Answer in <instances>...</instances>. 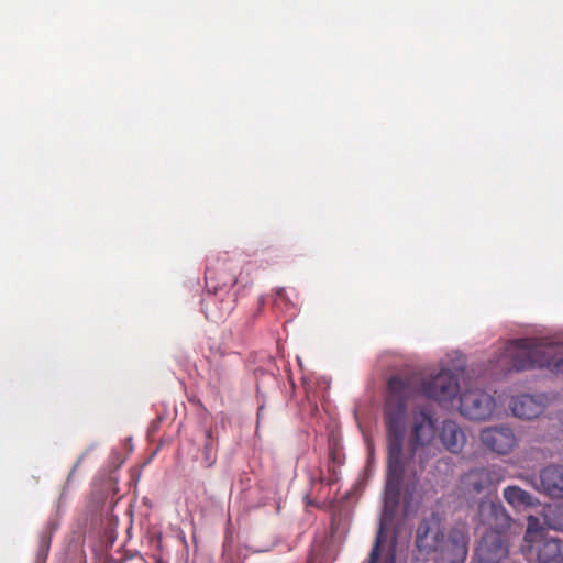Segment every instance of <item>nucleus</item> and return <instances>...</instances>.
Masks as SVG:
<instances>
[{"instance_id":"obj_9","label":"nucleus","mask_w":563,"mask_h":563,"mask_svg":"<svg viewBox=\"0 0 563 563\" xmlns=\"http://www.w3.org/2000/svg\"><path fill=\"white\" fill-rule=\"evenodd\" d=\"M444 533L440 530L438 521L423 519L417 528L416 545L426 554L444 550Z\"/></svg>"},{"instance_id":"obj_13","label":"nucleus","mask_w":563,"mask_h":563,"mask_svg":"<svg viewBox=\"0 0 563 563\" xmlns=\"http://www.w3.org/2000/svg\"><path fill=\"white\" fill-rule=\"evenodd\" d=\"M467 552L466 536L460 530H453L445 539L444 550H441L440 555L448 563H464Z\"/></svg>"},{"instance_id":"obj_18","label":"nucleus","mask_w":563,"mask_h":563,"mask_svg":"<svg viewBox=\"0 0 563 563\" xmlns=\"http://www.w3.org/2000/svg\"><path fill=\"white\" fill-rule=\"evenodd\" d=\"M504 497L515 507L531 504V495L517 486H509L505 488Z\"/></svg>"},{"instance_id":"obj_15","label":"nucleus","mask_w":563,"mask_h":563,"mask_svg":"<svg viewBox=\"0 0 563 563\" xmlns=\"http://www.w3.org/2000/svg\"><path fill=\"white\" fill-rule=\"evenodd\" d=\"M440 439L445 449L452 453L461 452L465 444L463 430L452 420L443 422Z\"/></svg>"},{"instance_id":"obj_14","label":"nucleus","mask_w":563,"mask_h":563,"mask_svg":"<svg viewBox=\"0 0 563 563\" xmlns=\"http://www.w3.org/2000/svg\"><path fill=\"white\" fill-rule=\"evenodd\" d=\"M541 489L552 498H563V467L551 465L540 473Z\"/></svg>"},{"instance_id":"obj_10","label":"nucleus","mask_w":563,"mask_h":563,"mask_svg":"<svg viewBox=\"0 0 563 563\" xmlns=\"http://www.w3.org/2000/svg\"><path fill=\"white\" fill-rule=\"evenodd\" d=\"M548 405V397L544 394H522L514 397L510 401L512 413L521 419H534L539 417Z\"/></svg>"},{"instance_id":"obj_7","label":"nucleus","mask_w":563,"mask_h":563,"mask_svg":"<svg viewBox=\"0 0 563 563\" xmlns=\"http://www.w3.org/2000/svg\"><path fill=\"white\" fill-rule=\"evenodd\" d=\"M460 411L471 420H485L493 415V397L481 389L466 390L460 396Z\"/></svg>"},{"instance_id":"obj_12","label":"nucleus","mask_w":563,"mask_h":563,"mask_svg":"<svg viewBox=\"0 0 563 563\" xmlns=\"http://www.w3.org/2000/svg\"><path fill=\"white\" fill-rule=\"evenodd\" d=\"M240 363V357L235 353L224 354L214 352L209 358V377L212 382L220 385L225 382L234 367Z\"/></svg>"},{"instance_id":"obj_21","label":"nucleus","mask_w":563,"mask_h":563,"mask_svg":"<svg viewBox=\"0 0 563 563\" xmlns=\"http://www.w3.org/2000/svg\"><path fill=\"white\" fill-rule=\"evenodd\" d=\"M51 539H52V530L51 528H46L43 530L40 534V550H38V558L43 556L46 558L49 545H51Z\"/></svg>"},{"instance_id":"obj_17","label":"nucleus","mask_w":563,"mask_h":563,"mask_svg":"<svg viewBox=\"0 0 563 563\" xmlns=\"http://www.w3.org/2000/svg\"><path fill=\"white\" fill-rule=\"evenodd\" d=\"M516 444V438L510 428L495 426V454H507Z\"/></svg>"},{"instance_id":"obj_11","label":"nucleus","mask_w":563,"mask_h":563,"mask_svg":"<svg viewBox=\"0 0 563 563\" xmlns=\"http://www.w3.org/2000/svg\"><path fill=\"white\" fill-rule=\"evenodd\" d=\"M531 542L539 562L551 563L563 559L561 540L559 538L538 532L531 538Z\"/></svg>"},{"instance_id":"obj_19","label":"nucleus","mask_w":563,"mask_h":563,"mask_svg":"<svg viewBox=\"0 0 563 563\" xmlns=\"http://www.w3.org/2000/svg\"><path fill=\"white\" fill-rule=\"evenodd\" d=\"M203 459L207 466H212L217 459V441L212 437V430H207L203 444Z\"/></svg>"},{"instance_id":"obj_1","label":"nucleus","mask_w":563,"mask_h":563,"mask_svg":"<svg viewBox=\"0 0 563 563\" xmlns=\"http://www.w3.org/2000/svg\"><path fill=\"white\" fill-rule=\"evenodd\" d=\"M386 432V482L384 488V508L379 521V528L375 538L374 545L368 556L367 563H377L380 556V547L387 539L389 527L398 511L400 504L401 487L406 474L415 477L417 482L418 470L416 467V457L419 460V471L426 467L427 459L420 450L429 446L437 432L435 420L426 409L413 411L409 426L407 446L406 440V418L401 419L399 434L394 440ZM394 563V556L390 559Z\"/></svg>"},{"instance_id":"obj_16","label":"nucleus","mask_w":563,"mask_h":563,"mask_svg":"<svg viewBox=\"0 0 563 563\" xmlns=\"http://www.w3.org/2000/svg\"><path fill=\"white\" fill-rule=\"evenodd\" d=\"M472 563H493V530L487 529L481 537Z\"/></svg>"},{"instance_id":"obj_22","label":"nucleus","mask_w":563,"mask_h":563,"mask_svg":"<svg viewBox=\"0 0 563 563\" xmlns=\"http://www.w3.org/2000/svg\"><path fill=\"white\" fill-rule=\"evenodd\" d=\"M494 547H495V558L496 556H503V555H506L507 553V548L504 543V541L498 537H495V543H494Z\"/></svg>"},{"instance_id":"obj_4","label":"nucleus","mask_w":563,"mask_h":563,"mask_svg":"<svg viewBox=\"0 0 563 563\" xmlns=\"http://www.w3.org/2000/svg\"><path fill=\"white\" fill-rule=\"evenodd\" d=\"M240 262L235 258L224 257L211 262L205 272L206 288L209 292H232L238 283Z\"/></svg>"},{"instance_id":"obj_5","label":"nucleus","mask_w":563,"mask_h":563,"mask_svg":"<svg viewBox=\"0 0 563 563\" xmlns=\"http://www.w3.org/2000/svg\"><path fill=\"white\" fill-rule=\"evenodd\" d=\"M493 476L488 468H476L466 473L461 479V489L468 501L479 504L481 511L493 510L492 494Z\"/></svg>"},{"instance_id":"obj_24","label":"nucleus","mask_w":563,"mask_h":563,"mask_svg":"<svg viewBox=\"0 0 563 563\" xmlns=\"http://www.w3.org/2000/svg\"><path fill=\"white\" fill-rule=\"evenodd\" d=\"M489 432H490V429L489 428H486L482 431V440L487 443L489 445Z\"/></svg>"},{"instance_id":"obj_8","label":"nucleus","mask_w":563,"mask_h":563,"mask_svg":"<svg viewBox=\"0 0 563 563\" xmlns=\"http://www.w3.org/2000/svg\"><path fill=\"white\" fill-rule=\"evenodd\" d=\"M206 318L212 322L223 321L235 307L234 292H209L201 300Z\"/></svg>"},{"instance_id":"obj_6","label":"nucleus","mask_w":563,"mask_h":563,"mask_svg":"<svg viewBox=\"0 0 563 563\" xmlns=\"http://www.w3.org/2000/svg\"><path fill=\"white\" fill-rule=\"evenodd\" d=\"M421 391L427 398L440 404L451 402L456 398L460 386L456 376L449 369H443L434 376L424 379Z\"/></svg>"},{"instance_id":"obj_23","label":"nucleus","mask_w":563,"mask_h":563,"mask_svg":"<svg viewBox=\"0 0 563 563\" xmlns=\"http://www.w3.org/2000/svg\"><path fill=\"white\" fill-rule=\"evenodd\" d=\"M556 514V522L550 523V526L555 530H563V506L555 509Z\"/></svg>"},{"instance_id":"obj_2","label":"nucleus","mask_w":563,"mask_h":563,"mask_svg":"<svg viewBox=\"0 0 563 563\" xmlns=\"http://www.w3.org/2000/svg\"><path fill=\"white\" fill-rule=\"evenodd\" d=\"M512 367L525 371L533 367H548L563 375V344L547 339H521L512 346Z\"/></svg>"},{"instance_id":"obj_20","label":"nucleus","mask_w":563,"mask_h":563,"mask_svg":"<svg viewBox=\"0 0 563 563\" xmlns=\"http://www.w3.org/2000/svg\"><path fill=\"white\" fill-rule=\"evenodd\" d=\"M495 533L499 532L498 529H506L510 525V518L506 514L504 507L501 505H497L495 503Z\"/></svg>"},{"instance_id":"obj_3","label":"nucleus","mask_w":563,"mask_h":563,"mask_svg":"<svg viewBox=\"0 0 563 563\" xmlns=\"http://www.w3.org/2000/svg\"><path fill=\"white\" fill-rule=\"evenodd\" d=\"M412 393L411 379L408 377L395 375L387 382L383 419L394 440L399 434L401 419L407 417V405Z\"/></svg>"}]
</instances>
